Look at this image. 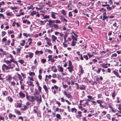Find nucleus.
<instances>
[{"mask_svg": "<svg viewBox=\"0 0 121 121\" xmlns=\"http://www.w3.org/2000/svg\"><path fill=\"white\" fill-rule=\"evenodd\" d=\"M43 88L44 89L45 91L46 92H47L48 91V90L47 88L46 85H44L43 86Z\"/></svg>", "mask_w": 121, "mask_h": 121, "instance_id": "aec40b11", "label": "nucleus"}, {"mask_svg": "<svg viewBox=\"0 0 121 121\" xmlns=\"http://www.w3.org/2000/svg\"><path fill=\"white\" fill-rule=\"evenodd\" d=\"M17 75L18 76V78L19 79L22 78L21 76L18 73H17Z\"/></svg>", "mask_w": 121, "mask_h": 121, "instance_id": "052dcab7", "label": "nucleus"}, {"mask_svg": "<svg viewBox=\"0 0 121 121\" xmlns=\"http://www.w3.org/2000/svg\"><path fill=\"white\" fill-rule=\"evenodd\" d=\"M13 115H12V114L10 113L9 115V117L10 118H11L12 117H13Z\"/></svg>", "mask_w": 121, "mask_h": 121, "instance_id": "49530a36", "label": "nucleus"}, {"mask_svg": "<svg viewBox=\"0 0 121 121\" xmlns=\"http://www.w3.org/2000/svg\"><path fill=\"white\" fill-rule=\"evenodd\" d=\"M106 117L109 120H111L110 116L109 114H108L106 115Z\"/></svg>", "mask_w": 121, "mask_h": 121, "instance_id": "79ce46f5", "label": "nucleus"}, {"mask_svg": "<svg viewBox=\"0 0 121 121\" xmlns=\"http://www.w3.org/2000/svg\"><path fill=\"white\" fill-rule=\"evenodd\" d=\"M18 62L22 64H23L24 62V60H19L18 61Z\"/></svg>", "mask_w": 121, "mask_h": 121, "instance_id": "c756f323", "label": "nucleus"}, {"mask_svg": "<svg viewBox=\"0 0 121 121\" xmlns=\"http://www.w3.org/2000/svg\"><path fill=\"white\" fill-rule=\"evenodd\" d=\"M56 117L59 119H61L60 115L59 114H57L56 116Z\"/></svg>", "mask_w": 121, "mask_h": 121, "instance_id": "b1692460", "label": "nucleus"}, {"mask_svg": "<svg viewBox=\"0 0 121 121\" xmlns=\"http://www.w3.org/2000/svg\"><path fill=\"white\" fill-rule=\"evenodd\" d=\"M96 102L99 104H102L103 103V101L100 100H97Z\"/></svg>", "mask_w": 121, "mask_h": 121, "instance_id": "f3484780", "label": "nucleus"}, {"mask_svg": "<svg viewBox=\"0 0 121 121\" xmlns=\"http://www.w3.org/2000/svg\"><path fill=\"white\" fill-rule=\"evenodd\" d=\"M72 43L71 45L72 46H74L75 45V44L76 43V42L73 40L72 42Z\"/></svg>", "mask_w": 121, "mask_h": 121, "instance_id": "393cba45", "label": "nucleus"}, {"mask_svg": "<svg viewBox=\"0 0 121 121\" xmlns=\"http://www.w3.org/2000/svg\"><path fill=\"white\" fill-rule=\"evenodd\" d=\"M29 75L30 76H34L35 75V74L34 73V72H31L29 73Z\"/></svg>", "mask_w": 121, "mask_h": 121, "instance_id": "4c0bfd02", "label": "nucleus"}, {"mask_svg": "<svg viewBox=\"0 0 121 121\" xmlns=\"http://www.w3.org/2000/svg\"><path fill=\"white\" fill-rule=\"evenodd\" d=\"M83 56L84 58L86 59V60H88V56L87 55H84Z\"/></svg>", "mask_w": 121, "mask_h": 121, "instance_id": "37998d69", "label": "nucleus"}, {"mask_svg": "<svg viewBox=\"0 0 121 121\" xmlns=\"http://www.w3.org/2000/svg\"><path fill=\"white\" fill-rule=\"evenodd\" d=\"M52 70L54 72H56L57 71V69L56 67L55 66H53L52 67Z\"/></svg>", "mask_w": 121, "mask_h": 121, "instance_id": "6e6552de", "label": "nucleus"}, {"mask_svg": "<svg viewBox=\"0 0 121 121\" xmlns=\"http://www.w3.org/2000/svg\"><path fill=\"white\" fill-rule=\"evenodd\" d=\"M62 13L65 16L66 15V11L64 9H63L61 11Z\"/></svg>", "mask_w": 121, "mask_h": 121, "instance_id": "4be33fe9", "label": "nucleus"}, {"mask_svg": "<svg viewBox=\"0 0 121 121\" xmlns=\"http://www.w3.org/2000/svg\"><path fill=\"white\" fill-rule=\"evenodd\" d=\"M35 99L38 100L39 99V94L38 93H36L35 94H34Z\"/></svg>", "mask_w": 121, "mask_h": 121, "instance_id": "9d476101", "label": "nucleus"}, {"mask_svg": "<svg viewBox=\"0 0 121 121\" xmlns=\"http://www.w3.org/2000/svg\"><path fill=\"white\" fill-rule=\"evenodd\" d=\"M4 62L8 64H10L11 63V61L9 60H4Z\"/></svg>", "mask_w": 121, "mask_h": 121, "instance_id": "e433bc0d", "label": "nucleus"}, {"mask_svg": "<svg viewBox=\"0 0 121 121\" xmlns=\"http://www.w3.org/2000/svg\"><path fill=\"white\" fill-rule=\"evenodd\" d=\"M53 27L54 28V29H56V30L58 28L59 29V25L57 24H54L52 25V27Z\"/></svg>", "mask_w": 121, "mask_h": 121, "instance_id": "39448f33", "label": "nucleus"}, {"mask_svg": "<svg viewBox=\"0 0 121 121\" xmlns=\"http://www.w3.org/2000/svg\"><path fill=\"white\" fill-rule=\"evenodd\" d=\"M6 33L4 31H3L2 32V36L3 37L6 34Z\"/></svg>", "mask_w": 121, "mask_h": 121, "instance_id": "2f4dec72", "label": "nucleus"}, {"mask_svg": "<svg viewBox=\"0 0 121 121\" xmlns=\"http://www.w3.org/2000/svg\"><path fill=\"white\" fill-rule=\"evenodd\" d=\"M60 19L62 22H64V21L66 22H67V20L63 16H61L60 17Z\"/></svg>", "mask_w": 121, "mask_h": 121, "instance_id": "423d86ee", "label": "nucleus"}, {"mask_svg": "<svg viewBox=\"0 0 121 121\" xmlns=\"http://www.w3.org/2000/svg\"><path fill=\"white\" fill-rule=\"evenodd\" d=\"M38 89L39 91L40 92L41 91V87L40 86H38Z\"/></svg>", "mask_w": 121, "mask_h": 121, "instance_id": "09e8293b", "label": "nucleus"}, {"mask_svg": "<svg viewBox=\"0 0 121 121\" xmlns=\"http://www.w3.org/2000/svg\"><path fill=\"white\" fill-rule=\"evenodd\" d=\"M57 69L58 70L59 72H63V68L62 67H60V65L57 66Z\"/></svg>", "mask_w": 121, "mask_h": 121, "instance_id": "7ed1b4c3", "label": "nucleus"}, {"mask_svg": "<svg viewBox=\"0 0 121 121\" xmlns=\"http://www.w3.org/2000/svg\"><path fill=\"white\" fill-rule=\"evenodd\" d=\"M68 98H69L72 97L71 95L67 93L66 95Z\"/></svg>", "mask_w": 121, "mask_h": 121, "instance_id": "473e14b6", "label": "nucleus"}, {"mask_svg": "<svg viewBox=\"0 0 121 121\" xmlns=\"http://www.w3.org/2000/svg\"><path fill=\"white\" fill-rule=\"evenodd\" d=\"M103 10V13H104L103 14V18L102 19V20L103 21H104L105 19L108 18V17L106 16V10L104 8H102L99 10L100 12H101L102 10Z\"/></svg>", "mask_w": 121, "mask_h": 121, "instance_id": "f257e3e1", "label": "nucleus"}, {"mask_svg": "<svg viewBox=\"0 0 121 121\" xmlns=\"http://www.w3.org/2000/svg\"><path fill=\"white\" fill-rule=\"evenodd\" d=\"M49 16H45L43 17L44 19L49 18Z\"/></svg>", "mask_w": 121, "mask_h": 121, "instance_id": "0e129e2a", "label": "nucleus"}, {"mask_svg": "<svg viewBox=\"0 0 121 121\" xmlns=\"http://www.w3.org/2000/svg\"><path fill=\"white\" fill-rule=\"evenodd\" d=\"M118 109L120 110H121V104H119L118 107Z\"/></svg>", "mask_w": 121, "mask_h": 121, "instance_id": "774afa93", "label": "nucleus"}, {"mask_svg": "<svg viewBox=\"0 0 121 121\" xmlns=\"http://www.w3.org/2000/svg\"><path fill=\"white\" fill-rule=\"evenodd\" d=\"M77 111V109L75 108H72V109L71 111L72 112H76Z\"/></svg>", "mask_w": 121, "mask_h": 121, "instance_id": "a878e982", "label": "nucleus"}, {"mask_svg": "<svg viewBox=\"0 0 121 121\" xmlns=\"http://www.w3.org/2000/svg\"><path fill=\"white\" fill-rule=\"evenodd\" d=\"M69 70V71L70 73H72L73 70V66L69 67L67 68Z\"/></svg>", "mask_w": 121, "mask_h": 121, "instance_id": "20e7f679", "label": "nucleus"}, {"mask_svg": "<svg viewBox=\"0 0 121 121\" xmlns=\"http://www.w3.org/2000/svg\"><path fill=\"white\" fill-rule=\"evenodd\" d=\"M45 39L47 41V42H51V40L49 39L48 37H46Z\"/></svg>", "mask_w": 121, "mask_h": 121, "instance_id": "c03bdc74", "label": "nucleus"}, {"mask_svg": "<svg viewBox=\"0 0 121 121\" xmlns=\"http://www.w3.org/2000/svg\"><path fill=\"white\" fill-rule=\"evenodd\" d=\"M47 52L50 54H51L52 52V51L49 49H47Z\"/></svg>", "mask_w": 121, "mask_h": 121, "instance_id": "5fc2aeb1", "label": "nucleus"}, {"mask_svg": "<svg viewBox=\"0 0 121 121\" xmlns=\"http://www.w3.org/2000/svg\"><path fill=\"white\" fill-rule=\"evenodd\" d=\"M36 12L35 11H33L30 14V15L33 16L34 15L36 14Z\"/></svg>", "mask_w": 121, "mask_h": 121, "instance_id": "c85d7f7f", "label": "nucleus"}, {"mask_svg": "<svg viewBox=\"0 0 121 121\" xmlns=\"http://www.w3.org/2000/svg\"><path fill=\"white\" fill-rule=\"evenodd\" d=\"M113 73L115 74L117 77H118L119 78H121V76L119 75L118 73L116 71H113Z\"/></svg>", "mask_w": 121, "mask_h": 121, "instance_id": "0eeeda50", "label": "nucleus"}, {"mask_svg": "<svg viewBox=\"0 0 121 121\" xmlns=\"http://www.w3.org/2000/svg\"><path fill=\"white\" fill-rule=\"evenodd\" d=\"M10 8L12 10H14V9H17V8L16 7H13L11 6L10 7Z\"/></svg>", "mask_w": 121, "mask_h": 121, "instance_id": "8fccbe9b", "label": "nucleus"}, {"mask_svg": "<svg viewBox=\"0 0 121 121\" xmlns=\"http://www.w3.org/2000/svg\"><path fill=\"white\" fill-rule=\"evenodd\" d=\"M21 48H17V50L16 51V52L17 53H19L20 51Z\"/></svg>", "mask_w": 121, "mask_h": 121, "instance_id": "864d4df0", "label": "nucleus"}, {"mask_svg": "<svg viewBox=\"0 0 121 121\" xmlns=\"http://www.w3.org/2000/svg\"><path fill=\"white\" fill-rule=\"evenodd\" d=\"M27 108V106L26 105H25L24 106V108H21V109L23 111H25V110H26V109Z\"/></svg>", "mask_w": 121, "mask_h": 121, "instance_id": "ea45409f", "label": "nucleus"}, {"mask_svg": "<svg viewBox=\"0 0 121 121\" xmlns=\"http://www.w3.org/2000/svg\"><path fill=\"white\" fill-rule=\"evenodd\" d=\"M12 78L11 76L10 75H9L8 78V80H9L11 79Z\"/></svg>", "mask_w": 121, "mask_h": 121, "instance_id": "e2e57ef3", "label": "nucleus"}, {"mask_svg": "<svg viewBox=\"0 0 121 121\" xmlns=\"http://www.w3.org/2000/svg\"><path fill=\"white\" fill-rule=\"evenodd\" d=\"M41 100H42V99H41V97L40 95H39V99H38V100H37V101H39L40 102H41Z\"/></svg>", "mask_w": 121, "mask_h": 121, "instance_id": "603ef678", "label": "nucleus"}, {"mask_svg": "<svg viewBox=\"0 0 121 121\" xmlns=\"http://www.w3.org/2000/svg\"><path fill=\"white\" fill-rule=\"evenodd\" d=\"M91 101L93 104L94 105H96L97 104L96 102L93 101Z\"/></svg>", "mask_w": 121, "mask_h": 121, "instance_id": "4d7b16f0", "label": "nucleus"}, {"mask_svg": "<svg viewBox=\"0 0 121 121\" xmlns=\"http://www.w3.org/2000/svg\"><path fill=\"white\" fill-rule=\"evenodd\" d=\"M0 9L1 10L0 12H3L5 11V10L3 8H0Z\"/></svg>", "mask_w": 121, "mask_h": 121, "instance_id": "69168bd1", "label": "nucleus"}, {"mask_svg": "<svg viewBox=\"0 0 121 121\" xmlns=\"http://www.w3.org/2000/svg\"><path fill=\"white\" fill-rule=\"evenodd\" d=\"M8 94V92L6 91H4L3 92V94L4 96H6Z\"/></svg>", "mask_w": 121, "mask_h": 121, "instance_id": "bb28decb", "label": "nucleus"}, {"mask_svg": "<svg viewBox=\"0 0 121 121\" xmlns=\"http://www.w3.org/2000/svg\"><path fill=\"white\" fill-rule=\"evenodd\" d=\"M52 41H55V40L57 39V37L53 35H52Z\"/></svg>", "mask_w": 121, "mask_h": 121, "instance_id": "f8f14e48", "label": "nucleus"}, {"mask_svg": "<svg viewBox=\"0 0 121 121\" xmlns=\"http://www.w3.org/2000/svg\"><path fill=\"white\" fill-rule=\"evenodd\" d=\"M22 43H20V45L22 46H23L25 44V40H23L22 41Z\"/></svg>", "mask_w": 121, "mask_h": 121, "instance_id": "a211bd4d", "label": "nucleus"}, {"mask_svg": "<svg viewBox=\"0 0 121 121\" xmlns=\"http://www.w3.org/2000/svg\"><path fill=\"white\" fill-rule=\"evenodd\" d=\"M2 67H4L6 69H10L9 67L8 66H7L5 64H3L2 65Z\"/></svg>", "mask_w": 121, "mask_h": 121, "instance_id": "4468645a", "label": "nucleus"}, {"mask_svg": "<svg viewBox=\"0 0 121 121\" xmlns=\"http://www.w3.org/2000/svg\"><path fill=\"white\" fill-rule=\"evenodd\" d=\"M28 53L29 55V56L30 58H32L33 57V54L31 52H29Z\"/></svg>", "mask_w": 121, "mask_h": 121, "instance_id": "6ab92c4d", "label": "nucleus"}, {"mask_svg": "<svg viewBox=\"0 0 121 121\" xmlns=\"http://www.w3.org/2000/svg\"><path fill=\"white\" fill-rule=\"evenodd\" d=\"M107 9L108 11L111 10L112 9V8L108 6L107 7Z\"/></svg>", "mask_w": 121, "mask_h": 121, "instance_id": "58836bf2", "label": "nucleus"}, {"mask_svg": "<svg viewBox=\"0 0 121 121\" xmlns=\"http://www.w3.org/2000/svg\"><path fill=\"white\" fill-rule=\"evenodd\" d=\"M20 97L22 98H23L25 97L26 95L25 94L22 92H20L19 93Z\"/></svg>", "mask_w": 121, "mask_h": 121, "instance_id": "f03ea898", "label": "nucleus"}, {"mask_svg": "<svg viewBox=\"0 0 121 121\" xmlns=\"http://www.w3.org/2000/svg\"><path fill=\"white\" fill-rule=\"evenodd\" d=\"M102 65V67L105 68H107L108 67V66H105L104 64H101V65Z\"/></svg>", "mask_w": 121, "mask_h": 121, "instance_id": "6e6d98bb", "label": "nucleus"}, {"mask_svg": "<svg viewBox=\"0 0 121 121\" xmlns=\"http://www.w3.org/2000/svg\"><path fill=\"white\" fill-rule=\"evenodd\" d=\"M69 67L73 66L72 65V63L70 60L69 61Z\"/></svg>", "mask_w": 121, "mask_h": 121, "instance_id": "c9c22d12", "label": "nucleus"}, {"mask_svg": "<svg viewBox=\"0 0 121 121\" xmlns=\"http://www.w3.org/2000/svg\"><path fill=\"white\" fill-rule=\"evenodd\" d=\"M25 85L24 84H23V85H21V88L22 89V90H24V86Z\"/></svg>", "mask_w": 121, "mask_h": 121, "instance_id": "13d9d810", "label": "nucleus"}, {"mask_svg": "<svg viewBox=\"0 0 121 121\" xmlns=\"http://www.w3.org/2000/svg\"><path fill=\"white\" fill-rule=\"evenodd\" d=\"M55 14H57V13L52 12H51V16L54 19L56 18V17H55Z\"/></svg>", "mask_w": 121, "mask_h": 121, "instance_id": "1a4fd4ad", "label": "nucleus"}, {"mask_svg": "<svg viewBox=\"0 0 121 121\" xmlns=\"http://www.w3.org/2000/svg\"><path fill=\"white\" fill-rule=\"evenodd\" d=\"M82 86L80 87H79L80 89L81 90H85L86 88L85 86L83 84L82 85Z\"/></svg>", "mask_w": 121, "mask_h": 121, "instance_id": "ddd939ff", "label": "nucleus"}, {"mask_svg": "<svg viewBox=\"0 0 121 121\" xmlns=\"http://www.w3.org/2000/svg\"><path fill=\"white\" fill-rule=\"evenodd\" d=\"M25 92L26 94V99L30 101V99L31 98V96H29L28 95V93L27 92Z\"/></svg>", "mask_w": 121, "mask_h": 121, "instance_id": "9b49d317", "label": "nucleus"}, {"mask_svg": "<svg viewBox=\"0 0 121 121\" xmlns=\"http://www.w3.org/2000/svg\"><path fill=\"white\" fill-rule=\"evenodd\" d=\"M67 37V35H65L64 36V42H66V39Z\"/></svg>", "mask_w": 121, "mask_h": 121, "instance_id": "3c124183", "label": "nucleus"}, {"mask_svg": "<svg viewBox=\"0 0 121 121\" xmlns=\"http://www.w3.org/2000/svg\"><path fill=\"white\" fill-rule=\"evenodd\" d=\"M29 40L30 41V42L29 44V45H30L32 43V39L31 38H29Z\"/></svg>", "mask_w": 121, "mask_h": 121, "instance_id": "680f3d73", "label": "nucleus"}, {"mask_svg": "<svg viewBox=\"0 0 121 121\" xmlns=\"http://www.w3.org/2000/svg\"><path fill=\"white\" fill-rule=\"evenodd\" d=\"M0 52H2L3 54V55H5V52L2 49H0V56H1L2 55V54Z\"/></svg>", "mask_w": 121, "mask_h": 121, "instance_id": "2eb2a0df", "label": "nucleus"}, {"mask_svg": "<svg viewBox=\"0 0 121 121\" xmlns=\"http://www.w3.org/2000/svg\"><path fill=\"white\" fill-rule=\"evenodd\" d=\"M31 98L30 101L32 102L34 101L35 99V97L33 96H31Z\"/></svg>", "mask_w": 121, "mask_h": 121, "instance_id": "72a5a7b5", "label": "nucleus"}, {"mask_svg": "<svg viewBox=\"0 0 121 121\" xmlns=\"http://www.w3.org/2000/svg\"><path fill=\"white\" fill-rule=\"evenodd\" d=\"M17 108H20L22 106V104L21 103H17Z\"/></svg>", "mask_w": 121, "mask_h": 121, "instance_id": "cd10ccee", "label": "nucleus"}, {"mask_svg": "<svg viewBox=\"0 0 121 121\" xmlns=\"http://www.w3.org/2000/svg\"><path fill=\"white\" fill-rule=\"evenodd\" d=\"M45 3L47 5H48L49 6V7H51L52 6V5L51 4V2L50 1H48L47 3Z\"/></svg>", "mask_w": 121, "mask_h": 121, "instance_id": "5701e85b", "label": "nucleus"}, {"mask_svg": "<svg viewBox=\"0 0 121 121\" xmlns=\"http://www.w3.org/2000/svg\"><path fill=\"white\" fill-rule=\"evenodd\" d=\"M30 84H29L28 85L30 86H34V85L33 84V82L31 81L29 82Z\"/></svg>", "mask_w": 121, "mask_h": 121, "instance_id": "a19ab883", "label": "nucleus"}, {"mask_svg": "<svg viewBox=\"0 0 121 121\" xmlns=\"http://www.w3.org/2000/svg\"><path fill=\"white\" fill-rule=\"evenodd\" d=\"M72 39L73 40H74L75 41H77V39L76 37H75L73 35H72Z\"/></svg>", "mask_w": 121, "mask_h": 121, "instance_id": "7c9ffc66", "label": "nucleus"}, {"mask_svg": "<svg viewBox=\"0 0 121 121\" xmlns=\"http://www.w3.org/2000/svg\"><path fill=\"white\" fill-rule=\"evenodd\" d=\"M68 16L69 17H72L73 16V15L71 13V12H70L69 13Z\"/></svg>", "mask_w": 121, "mask_h": 121, "instance_id": "338daca9", "label": "nucleus"}, {"mask_svg": "<svg viewBox=\"0 0 121 121\" xmlns=\"http://www.w3.org/2000/svg\"><path fill=\"white\" fill-rule=\"evenodd\" d=\"M46 61V60L45 59H43L41 60V62L43 63H45Z\"/></svg>", "mask_w": 121, "mask_h": 121, "instance_id": "f704fd0d", "label": "nucleus"}, {"mask_svg": "<svg viewBox=\"0 0 121 121\" xmlns=\"http://www.w3.org/2000/svg\"><path fill=\"white\" fill-rule=\"evenodd\" d=\"M101 69V68H99V69L97 71V72L98 73H100Z\"/></svg>", "mask_w": 121, "mask_h": 121, "instance_id": "bf43d9fd", "label": "nucleus"}, {"mask_svg": "<svg viewBox=\"0 0 121 121\" xmlns=\"http://www.w3.org/2000/svg\"><path fill=\"white\" fill-rule=\"evenodd\" d=\"M8 100L10 102H12L13 101V99L10 96L8 97Z\"/></svg>", "mask_w": 121, "mask_h": 121, "instance_id": "dca6fc26", "label": "nucleus"}, {"mask_svg": "<svg viewBox=\"0 0 121 121\" xmlns=\"http://www.w3.org/2000/svg\"><path fill=\"white\" fill-rule=\"evenodd\" d=\"M15 111L16 113V114H18V115H21V113L20 112L17 110H15Z\"/></svg>", "mask_w": 121, "mask_h": 121, "instance_id": "412c9836", "label": "nucleus"}, {"mask_svg": "<svg viewBox=\"0 0 121 121\" xmlns=\"http://www.w3.org/2000/svg\"><path fill=\"white\" fill-rule=\"evenodd\" d=\"M117 55L116 53H114V54H112V56H111V57H116L117 56Z\"/></svg>", "mask_w": 121, "mask_h": 121, "instance_id": "a18cd8bd", "label": "nucleus"}, {"mask_svg": "<svg viewBox=\"0 0 121 121\" xmlns=\"http://www.w3.org/2000/svg\"><path fill=\"white\" fill-rule=\"evenodd\" d=\"M87 97L88 98V99H90V100L93 99H92V97L90 95H88L87 96Z\"/></svg>", "mask_w": 121, "mask_h": 121, "instance_id": "de8ad7c7", "label": "nucleus"}]
</instances>
